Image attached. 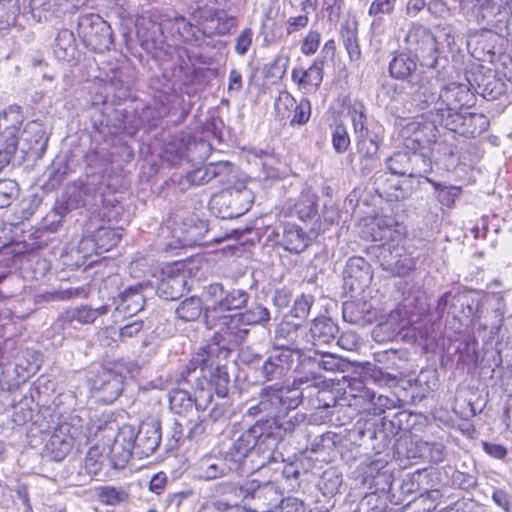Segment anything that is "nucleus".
<instances>
[{"label": "nucleus", "mask_w": 512, "mask_h": 512, "mask_svg": "<svg viewBox=\"0 0 512 512\" xmlns=\"http://www.w3.org/2000/svg\"><path fill=\"white\" fill-rule=\"evenodd\" d=\"M230 456L225 452L224 455H205L199 459L196 464V477L200 480L210 481L226 476L229 472H235Z\"/></svg>", "instance_id": "nucleus-26"}, {"label": "nucleus", "mask_w": 512, "mask_h": 512, "mask_svg": "<svg viewBox=\"0 0 512 512\" xmlns=\"http://www.w3.org/2000/svg\"><path fill=\"white\" fill-rule=\"evenodd\" d=\"M19 14L18 0H0V29L15 25Z\"/></svg>", "instance_id": "nucleus-55"}, {"label": "nucleus", "mask_w": 512, "mask_h": 512, "mask_svg": "<svg viewBox=\"0 0 512 512\" xmlns=\"http://www.w3.org/2000/svg\"><path fill=\"white\" fill-rule=\"evenodd\" d=\"M405 183L406 181L400 182L379 176L375 180V191L388 201H400L407 199L412 193V188L410 186H404Z\"/></svg>", "instance_id": "nucleus-38"}, {"label": "nucleus", "mask_w": 512, "mask_h": 512, "mask_svg": "<svg viewBox=\"0 0 512 512\" xmlns=\"http://www.w3.org/2000/svg\"><path fill=\"white\" fill-rule=\"evenodd\" d=\"M259 398L266 410V416H276L286 410H295L302 403L303 394L297 389H290V386L276 383L262 388Z\"/></svg>", "instance_id": "nucleus-10"}, {"label": "nucleus", "mask_w": 512, "mask_h": 512, "mask_svg": "<svg viewBox=\"0 0 512 512\" xmlns=\"http://www.w3.org/2000/svg\"><path fill=\"white\" fill-rule=\"evenodd\" d=\"M506 14L501 15L500 20H493L492 25L485 29L490 32H494L496 35L505 37L507 40L512 42V15L505 18Z\"/></svg>", "instance_id": "nucleus-64"}, {"label": "nucleus", "mask_w": 512, "mask_h": 512, "mask_svg": "<svg viewBox=\"0 0 512 512\" xmlns=\"http://www.w3.org/2000/svg\"><path fill=\"white\" fill-rule=\"evenodd\" d=\"M23 119L19 106H10L0 115V147L16 152Z\"/></svg>", "instance_id": "nucleus-19"}, {"label": "nucleus", "mask_w": 512, "mask_h": 512, "mask_svg": "<svg viewBox=\"0 0 512 512\" xmlns=\"http://www.w3.org/2000/svg\"><path fill=\"white\" fill-rule=\"evenodd\" d=\"M422 456L430 462L440 463L445 458V446L439 442H422L420 445Z\"/></svg>", "instance_id": "nucleus-62"}, {"label": "nucleus", "mask_w": 512, "mask_h": 512, "mask_svg": "<svg viewBox=\"0 0 512 512\" xmlns=\"http://www.w3.org/2000/svg\"><path fill=\"white\" fill-rule=\"evenodd\" d=\"M23 133L27 136L25 140L30 143L29 149L41 157L48 142L43 125L38 121H31L27 123Z\"/></svg>", "instance_id": "nucleus-46"}, {"label": "nucleus", "mask_w": 512, "mask_h": 512, "mask_svg": "<svg viewBox=\"0 0 512 512\" xmlns=\"http://www.w3.org/2000/svg\"><path fill=\"white\" fill-rule=\"evenodd\" d=\"M97 496L101 503L115 506L129 499V494L122 488L102 486L97 489Z\"/></svg>", "instance_id": "nucleus-54"}, {"label": "nucleus", "mask_w": 512, "mask_h": 512, "mask_svg": "<svg viewBox=\"0 0 512 512\" xmlns=\"http://www.w3.org/2000/svg\"><path fill=\"white\" fill-rule=\"evenodd\" d=\"M77 32L84 45L94 52L102 53L109 50L113 43L110 25L98 14L79 16Z\"/></svg>", "instance_id": "nucleus-8"}, {"label": "nucleus", "mask_w": 512, "mask_h": 512, "mask_svg": "<svg viewBox=\"0 0 512 512\" xmlns=\"http://www.w3.org/2000/svg\"><path fill=\"white\" fill-rule=\"evenodd\" d=\"M233 349L230 346L224 344V342L218 341L212 337V342L202 347L197 353H195L190 360L187 367V373L200 369L204 372L207 368L217 367V362L222 364L231 354Z\"/></svg>", "instance_id": "nucleus-18"}, {"label": "nucleus", "mask_w": 512, "mask_h": 512, "mask_svg": "<svg viewBox=\"0 0 512 512\" xmlns=\"http://www.w3.org/2000/svg\"><path fill=\"white\" fill-rule=\"evenodd\" d=\"M208 329H217L214 339L224 342L231 349L242 344L249 335L250 328L244 322L241 313L230 314L223 312L213 322L205 323Z\"/></svg>", "instance_id": "nucleus-9"}, {"label": "nucleus", "mask_w": 512, "mask_h": 512, "mask_svg": "<svg viewBox=\"0 0 512 512\" xmlns=\"http://www.w3.org/2000/svg\"><path fill=\"white\" fill-rule=\"evenodd\" d=\"M442 126L459 135L475 138L488 129L489 120L484 114L462 111L446 118Z\"/></svg>", "instance_id": "nucleus-17"}, {"label": "nucleus", "mask_w": 512, "mask_h": 512, "mask_svg": "<svg viewBox=\"0 0 512 512\" xmlns=\"http://www.w3.org/2000/svg\"><path fill=\"white\" fill-rule=\"evenodd\" d=\"M406 48L416 57H421V65L430 69L444 67L442 62H447L446 58L439 57L436 39L433 33L422 25H413L405 36Z\"/></svg>", "instance_id": "nucleus-5"}, {"label": "nucleus", "mask_w": 512, "mask_h": 512, "mask_svg": "<svg viewBox=\"0 0 512 512\" xmlns=\"http://www.w3.org/2000/svg\"><path fill=\"white\" fill-rule=\"evenodd\" d=\"M276 116L280 121L291 119L293 111L297 108L296 99L289 92H282L274 103Z\"/></svg>", "instance_id": "nucleus-56"}, {"label": "nucleus", "mask_w": 512, "mask_h": 512, "mask_svg": "<svg viewBox=\"0 0 512 512\" xmlns=\"http://www.w3.org/2000/svg\"><path fill=\"white\" fill-rule=\"evenodd\" d=\"M120 239V231L111 227H100L94 234L95 245L101 251L111 250Z\"/></svg>", "instance_id": "nucleus-52"}, {"label": "nucleus", "mask_w": 512, "mask_h": 512, "mask_svg": "<svg viewBox=\"0 0 512 512\" xmlns=\"http://www.w3.org/2000/svg\"><path fill=\"white\" fill-rule=\"evenodd\" d=\"M92 387L106 403L116 400L124 388V376L115 369L103 368L93 379Z\"/></svg>", "instance_id": "nucleus-25"}, {"label": "nucleus", "mask_w": 512, "mask_h": 512, "mask_svg": "<svg viewBox=\"0 0 512 512\" xmlns=\"http://www.w3.org/2000/svg\"><path fill=\"white\" fill-rule=\"evenodd\" d=\"M281 328L277 333V345L269 353L263 362L260 373L265 381H280L290 372L294 364V355L302 356L301 349L297 345L281 343Z\"/></svg>", "instance_id": "nucleus-7"}, {"label": "nucleus", "mask_w": 512, "mask_h": 512, "mask_svg": "<svg viewBox=\"0 0 512 512\" xmlns=\"http://www.w3.org/2000/svg\"><path fill=\"white\" fill-rule=\"evenodd\" d=\"M383 270L389 272L393 276H406L416 265L414 258L406 253L402 248L390 246L383 247L378 255Z\"/></svg>", "instance_id": "nucleus-21"}, {"label": "nucleus", "mask_w": 512, "mask_h": 512, "mask_svg": "<svg viewBox=\"0 0 512 512\" xmlns=\"http://www.w3.org/2000/svg\"><path fill=\"white\" fill-rule=\"evenodd\" d=\"M411 99L413 104L420 110H427L436 117V104L440 98V86L437 82L429 79L418 78V82L411 86Z\"/></svg>", "instance_id": "nucleus-27"}, {"label": "nucleus", "mask_w": 512, "mask_h": 512, "mask_svg": "<svg viewBox=\"0 0 512 512\" xmlns=\"http://www.w3.org/2000/svg\"><path fill=\"white\" fill-rule=\"evenodd\" d=\"M325 57H317L307 69L295 67L291 73L292 81L305 94L315 93L322 84L324 77Z\"/></svg>", "instance_id": "nucleus-24"}, {"label": "nucleus", "mask_w": 512, "mask_h": 512, "mask_svg": "<svg viewBox=\"0 0 512 512\" xmlns=\"http://www.w3.org/2000/svg\"><path fill=\"white\" fill-rule=\"evenodd\" d=\"M249 298L250 295L246 289L232 288L231 290H226L225 312L246 307Z\"/></svg>", "instance_id": "nucleus-59"}, {"label": "nucleus", "mask_w": 512, "mask_h": 512, "mask_svg": "<svg viewBox=\"0 0 512 512\" xmlns=\"http://www.w3.org/2000/svg\"><path fill=\"white\" fill-rule=\"evenodd\" d=\"M350 114L356 134V149L360 159L361 174L366 176L378 165L381 137L376 131L368 128L367 116L362 104L354 105Z\"/></svg>", "instance_id": "nucleus-2"}, {"label": "nucleus", "mask_w": 512, "mask_h": 512, "mask_svg": "<svg viewBox=\"0 0 512 512\" xmlns=\"http://www.w3.org/2000/svg\"><path fill=\"white\" fill-rule=\"evenodd\" d=\"M386 166L389 172L400 177H408L409 170V151L394 152L386 159Z\"/></svg>", "instance_id": "nucleus-53"}, {"label": "nucleus", "mask_w": 512, "mask_h": 512, "mask_svg": "<svg viewBox=\"0 0 512 512\" xmlns=\"http://www.w3.org/2000/svg\"><path fill=\"white\" fill-rule=\"evenodd\" d=\"M477 86L487 100H495L505 92L504 82L491 70L477 79Z\"/></svg>", "instance_id": "nucleus-48"}, {"label": "nucleus", "mask_w": 512, "mask_h": 512, "mask_svg": "<svg viewBox=\"0 0 512 512\" xmlns=\"http://www.w3.org/2000/svg\"><path fill=\"white\" fill-rule=\"evenodd\" d=\"M355 512H385V503L373 492L359 501Z\"/></svg>", "instance_id": "nucleus-63"}, {"label": "nucleus", "mask_w": 512, "mask_h": 512, "mask_svg": "<svg viewBox=\"0 0 512 512\" xmlns=\"http://www.w3.org/2000/svg\"><path fill=\"white\" fill-rule=\"evenodd\" d=\"M189 290L188 276L184 271H170L159 281L156 293L164 300H176Z\"/></svg>", "instance_id": "nucleus-33"}, {"label": "nucleus", "mask_w": 512, "mask_h": 512, "mask_svg": "<svg viewBox=\"0 0 512 512\" xmlns=\"http://www.w3.org/2000/svg\"><path fill=\"white\" fill-rule=\"evenodd\" d=\"M405 315L400 308L389 312L385 319L381 320L373 329L372 335L377 342L393 340L404 326Z\"/></svg>", "instance_id": "nucleus-36"}, {"label": "nucleus", "mask_w": 512, "mask_h": 512, "mask_svg": "<svg viewBox=\"0 0 512 512\" xmlns=\"http://www.w3.org/2000/svg\"><path fill=\"white\" fill-rule=\"evenodd\" d=\"M317 201L315 194H302L294 205L293 213L302 221L312 220L318 214Z\"/></svg>", "instance_id": "nucleus-49"}, {"label": "nucleus", "mask_w": 512, "mask_h": 512, "mask_svg": "<svg viewBox=\"0 0 512 512\" xmlns=\"http://www.w3.org/2000/svg\"><path fill=\"white\" fill-rule=\"evenodd\" d=\"M249 481L243 485L235 482L223 481L213 486L215 496L223 497L227 506H236L240 501L248 499Z\"/></svg>", "instance_id": "nucleus-40"}, {"label": "nucleus", "mask_w": 512, "mask_h": 512, "mask_svg": "<svg viewBox=\"0 0 512 512\" xmlns=\"http://www.w3.org/2000/svg\"><path fill=\"white\" fill-rule=\"evenodd\" d=\"M240 313L249 328L251 326L264 324L270 320L269 310L259 303H256L251 308Z\"/></svg>", "instance_id": "nucleus-58"}, {"label": "nucleus", "mask_w": 512, "mask_h": 512, "mask_svg": "<svg viewBox=\"0 0 512 512\" xmlns=\"http://www.w3.org/2000/svg\"><path fill=\"white\" fill-rule=\"evenodd\" d=\"M475 101L474 93L464 84L450 83L443 86L440 90L439 102L436 104V117L433 118L432 124L444 125L446 118L472 107Z\"/></svg>", "instance_id": "nucleus-6"}, {"label": "nucleus", "mask_w": 512, "mask_h": 512, "mask_svg": "<svg viewBox=\"0 0 512 512\" xmlns=\"http://www.w3.org/2000/svg\"><path fill=\"white\" fill-rule=\"evenodd\" d=\"M161 441L160 421L154 418L145 419L136 431L133 426L132 442L135 455L139 458L152 455L159 447Z\"/></svg>", "instance_id": "nucleus-16"}, {"label": "nucleus", "mask_w": 512, "mask_h": 512, "mask_svg": "<svg viewBox=\"0 0 512 512\" xmlns=\"http://www.w3.org/2000/svg\"><path fill=\"white\" fill-rule=\"evenodd\" d=\"M342 315L350 324L365 326L377 320L378 311L371 300L355 299L343 303Z\"/></svg>", "instance_id": "nucleus-28"}, {"label": "nucleus", "mask_w": 512, "mask_h": 512, "mask_svg": "<svg viewBox=\"0 0 512 512\" xmlns=\"http://www.w3.org/2000/svg\"><path fill=\"white\" fill-rule=\"evenodd\" d=\"M389 74L392 78L407 81L414 86L420 78L417 59L406 53H399L389 63Z\"/></svg>", "instance_id": "nucleus-34"}, {"label": "nucleus", "mask_w": 512, "mask_h": 512, "mask_svg": "<svg viewBox=\"0 0 512 512\" xmlns=\"http://www.w3.org/2000/svg\"><path fill=\"white\" fill-rule=\"evenodd\" d=\"M133 426L126 424L119 428L109 451V461L114 469H123L135 454L132 442Z\"/></svg>", "instance_id": "nucleus-20"}, {"label": "nucleus", "mask_w": 512, "mask_h": 512, "mask_svg": "<svg viewBox=\"0 0 512 512\" xmlns=\"http://www.w3.org/2000/svg\"><path fill=\"white\" fill-rule=\"evenodd\" d=\"M82 433L81 418L70 416V421H63L45 444L47 455L54 461L63 460L70 452L75 438Z\"/></svg>", "instance_id": "nucleus-11"}, {"label": "nucleus", "mask_w": 512, "mask_h": 512, "mask_svg": "<svg viewBox=\"0 0 512 512\" xmlns=\"http://www.w3.org/2000/svg\"><path fill=\"white\" fill-rule=\"evenodd\" d=\"M202 2V0L198 2V6L193 12L194 19L201 26L202 36L225 35L236 27L237 19L234 16H230L224 11L207 9L206 5H201Z\"/></svg>", "instance_id": "nucleus-12"}, {"label": "nucleus", "mask_w": 512, "mask_h": 512, "mask_svg": "<svg viewBox=\"0 0 512 512\" xmlns=\"http://www.w3.org/2000/svg\"><path fill=\"white\" fill-rule=\"evenodd\" d=\"M465 297L460 294H454L451 291L445 292L442 294L436 303L435 312L439 318L443 317L444 313L447 311L448 314H455L452 311L455 308L456 304L460 303L464 305L463 299Z\"/></svg>", "instance_id": "nucleus-60"}, {"label": "nucleus", "mask_w": 512, "mask_h": 512, "mask_svg": "<svg viewBox=\"0 0 512 512\" xmlns=\"http://www.w3.org/2000/svg\"><path fill=\"white\" fill-rule=\"evenodd\" d=\"M204 306L200 297L191 296L181 301L176 309V317L183 322H193L204 316Z\"/></svg>", "instance_id": "nucleus-47"}, {"label": "nucleus", "mask_w": 512, "mask_h": 512, "mask_svg": "<svg viewBox=\"0 0 512 512\" xmlns=\"http://www.w3.org/2000/svg\"><path fill=\"white\" fill-rule=\"evenodd\" d=\"M211 405V394L208 390H196L195 396L183 388L172 389L169 393V407L180 416L195 411H205Z\"/></svg>", "instance_id": "nucleus-15"}, {"label": "nucleus", "mask_w": 512, "mask_h": 512, "mask_svg": "<svg viewBox=\"0 0 512 512\" xmlns=\"http://www.w3.org/2000/svg\"><path fill=\"white\" fill-rule=\"evenodd\" d=\"M304 421V415L294 410H286L273 416L271 419L263 420V427L266 429L268 445L273 452L279 442L288 434H292L295 429Z\"/></svg>", "instance_id": "nucleus-13"}, {"label": "nucleus", "mask_w": 512, "mask_h": 512, "mask_svg": "<svg viewBox=\"0 0 512 512\" xmlns=\"http://www.w3.org/2000/svg\"><path fill=\"white\" fill-rule=\"evenodd\" d=\"M248 490V498L255 500L261 511L278 507L282 497L279 487L272 482L251 480Z\"/></svg>", "instance_id": "nucleus-32"}, {"label": "nucleus", "mask_w": 512, "mask_h": 512, "mask_svg": "<svg viewBox=\"0 0 512 512\" xmlns=\"http://www.w3.org/2000/svg\"><path fill=\"white\" fill-rule=\"evenodd\" d=\"M343 278L350 290H362L371 280L369 263L362 257H350L343 270Z\"/></svg>", "instance_id": "nucleus-30"}, {"label": "nucleus", "mask_w": 512, "mask_h": 512, "mask_svg": "<svg viewBox=\"0 0 512 512\" xmlns=\"http://www.w3.org/2000/svg\"><path fill=\"white\" fill-rule=\"evenodd\" d=\"M206 378V375L203 374ZM206 386L200 383L199 390H208L211 394V404L213 403V394L217 395V398L223 400L227 397L229 392L230 378L227 368L224 364L217 362V367L211 372L210 379H205Z\"/></svg>", "instance_id": "nucleus-37"}, {"label": "nucleus", "mask_w": 512, "mask_h": 512, "mask_svg": "<svg viewBox=\"0 0 512 512\" xmlns=\"http://www.w3.org/2000/svg\"><path fill=\"white\" fill-rule=\"evenodd\" d=\"M174 434L173 437L176 441H180L181 439L189 438L193 439L205 432V426L203 420L199 415L195 419L188 420L185 424L176 421L174 423Z\"/></svg>", "instance_id": "nucleus-51"}, {"label": "nucleus", "mask_w": 512, "mask_h": 512, "mask_svg": "<svg viewBox=\"0 0 512 512\" xmlns=\"http://www.w3.org/2000/svg\"><path fill=\"white\" fill-rule=\"evenodd\" d=\"M134 82V75L129 68H120L112 71L111 76L105 84L106 90H111L119 100L129 96L131 85Z\"/></svg>", "instance_id": "nucleus-41"}, {"label": "nucleus", "mask_w": 512, "mask_h": 512, "mask_svg": "<svg viewBox=\"0 0 512 512\" xmlns=\"http://www.w3.org/2000/svg\"><path fill=\"white\" fill-rule=\"evenodd\" d=\"M311 241L310 236L299 226L287 224L283 228L281 245L291 253H301L307 249Z\"/></svg>", "instance_id": "nucleus-39"}, {"label": "nucleus", "mask_w": 512, "mask_h": 512, "mask_svg": "<svg viewBox=\"0 0 512 512\" xmlns=\"http://www.w3.org/2000/svg\"><path fill=\"white\" fill-rule=\"evenodd\" d=\"M160 29L162 33L167 32L179 42L198 43L202 40L201 26L193 25L183 15L173 11L162 16Z\"/></svg>", "instance_id": "nucleus-14"}, {"label": "nucleus", "mask_w": 512, "mask_h": 512, "mask_svg": "<svg viewBox=\"0 0 512 512\" xmlns=\"http://www.w3.org/2000/svg\"><path fill=\"white\" fill-rule=\"evenodd\" d=\"M226 290L219 282L211 283L203 288L201 300L204 306V322L211 323L214 319L225 312Z\"/></svg>", "instance_id": "nucleus-29"}, {"label": "nucleus", "mask_w": 512, "mask_h": 512, "mask_svg": "<svg viewBox=\"0 0 512 512\" xmlns=\"http://www.w3.org/2000/svg\"><path fill=\"white\" fill-rule=\"evenodd\" d=\"M253 193L246 186L229 187L214 194L209 201L211 212L221 219H233L249 211Z\"/></svg>", "instance_id": "nucleus-4"}, {"label": "nucleus", "mask_w": 512, "mask_h": 512, "mask_svg": "<svg viewBox=\"0 0 512 512\" xmlns=\"http://www.w3.org/2000/svg\"><path fill=\"white\" fill-rule=\"evenodd\" d=\"M512 16V0H476L475 17L479 24L486 27L492 25L493 20H500Z\"/></svg>", "instance_id": "nucleus-31"}, {"label": "nucleus", "mask_w": 512, "mask_h": 512, "mask_svg": "<svg viewBox=\"0 0 512 512\" xmlns=\"http://www.w3.org/2000/svg\"><path fill=\"white\" fill-rule=\"evenodd\" d=\"M342 475L335 468L325 470L321 476L320 489L325 496L334 495L342 485Z\"/></svg>", "instance_id": "nucleus-57"}, {"label": "nucleus", "mask_w": 512, "mask_h": 512, "mask_svg": "<svg viewBox=\"0 0 512 512\" xmlns=\"http://www.w3.org/2000/svg\"><path fill=\"white\" fill-rule=\"evenodd\" d=\"M263 425L261 420H258L242 432L226 452L230 456V461L235 465V473L239 475L252 473L255 470V467L251 464V458L254 454L262 455L263 460L259 467L275 460L273 450L268 445V437Z\"/></svg>", "instance_id": "nucleus-1"}, {"label": "nucleus", "mask_w": 512, "mask_h": 512, "mask_svg": "<svg viewBox=\"0 0 512 512\" xmlns=\"http://www.w3.org/2000/svg\"><path fill=\"white\" fill-rule=\"evenodd\" d=\"M306 361L326 372H344L348 368V364L345 360L336 356L334 353L324 350H320V352L314 351L313 356L309 355L303 359V362Z\"/></svg>", "instance_id": "nucleus-43"}, {"label": "nucleus", "mask_w": 512, "mask_h": 512, "mask_svg": "<svg viewBox=\"0 0 512 512\" xmlns=\"http://www.w3.org/2000/svg\"><path fill=\"white\" fill-rule=\"evenodd\" d=\"M54 53L59 60L65 62H71L76 58L77 46L71 30L63 29L58 32L55 38Z\"/></svg>", "instance_id": "nucleus-44"}, {"label": "nucleus", "mask_w": 512, "mask_h": 512, "mask_svg": "<svg viewBox=\"0 0 512 512\" xmlns=\"http://www.w3.org/2000/svg\"><path fill=\"white\" fill-rule=\"evenodd\" d=\"M145 303L142 285L127 287L117 297L113 298V305L115 306L113 316L115 319L132 317L144 309Z\"/></svg>", "instance_id": "nucleus-23"}, {"label": "nucleus", "mask_w": 512, "mask_h": 512, "mask_svg": "<svg viewBox=\"0 0 512 512\" xmlns=\"http://www.w3.org/2000/svg\"><path fill=\"white\" fill-rule=\"evenodd\" d=\"M98 189L90 183L73 182L69 184L62 196L61 205L64 210H74L97 203Z\"/></svg>", "instance_id": "nucleus-22"}, {"label": "nucleus", "mask_w": 512, "mask_h": 512, "mask_svg": "<svg viewBox=\"0 0 512 512\" xmlns=\"http://www.w3.org/2000/svg\"><path fill=\"white\" fill-rule=\"evenodd\" d=\"M67 165L63 160H54L44 171L43 177L46 180L43 183V189L52 191L56 189L64 180L67 174Z\"/></svg>", "instance_id": "nucleus-50"}, {"label": "nucleus", "mask_w": 512, "mask_h": 512, "mask_svg": "<svg viewBox=\"0 0 512 512\" xmlns=\"http://www.w3.org/2000/svg\"><path fill=\"white\" fill-rule=\"evenodd\" d=\"M426 181L431 183L434 189L438 192L437 198L442 205L451 208L454 205L456 198L461 194V188L457 186H442L440 183L426 178Z\"/></svg>", "instance_id": "nucleus-61"}, {"label": "nucleus", "mask_w": 512, "mask_h": 512, "mask_svg": "<svg viewBox=\"0 0 512 512\" xmlns=\"http://www.w3.org/2000/svg\"><path fill=\"white\" fill-rule=\"evenodd\" d=\"M209 167L208 164L194 170L187 172L186 174L174 173L171 176V181L174 184H177L181 190H186L194 185H204L209 183L212 178L210 173H208Z\"/></svg>", "instance_id": "nucleus-45"}, {"label": "nucleus", "mask_w": 512, "mask_h": 512, "mask_svg": "<svg viewBox=\"0 0 512 512\" xmlns=\"http://www.w3.org/2000/svg\"><path fill=\"white\" fill-rule=\"evenodd\" d=\"M338 333L339 327L331 318L314 319L310 327L314 351L320 352L323 346L331 344L337 339Z\"/></svg>", "instance_id": "nucleus-35"}, {"label": "nucleus", "mask_w": 512, "mask_h": 512, "mask_svg": "<svg viewBox=\"0 0 512 512\" xmlns=\"http://www.w3.org/2000/svg\"><path fill=\"white\" fill-rule=\"evenodd\" d=\"M63 421H70V416L61 415L51 406H43L33 418V425L40 434H50L62 425Z\"/></svg>", "instance_id": "nucleus-42"}, {"label": "nucleus", "mask_w": 512, "mask_h": 512, "mask_svg": "<svg viewBox=\"0 0 512 512\" xmlns=\"http://www.w3.org/2000/svg\"><path fill=\"white\" fill-rule=\"evenodd\" d=\"M408 130H413V135L406 140V147L414 151L409 152V178L426 177V174L432 171V160L423 153L417 152L416 149L423 148L431 142L435 141L436 126L433 124H424L420 128L417 122L410 123Z\"/></svg>", "instance_id": "nucleus-3"}]
</instances>
